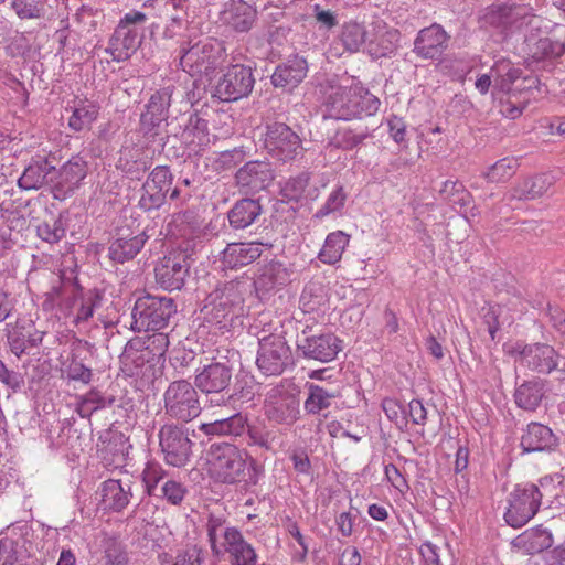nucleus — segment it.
Masks as SVG:
<instances>
[{"mask_svg":"<svg viewBox=\"0 0 565 565\" xmlns=\"http://www.w3.org/2000/svg\"><path fill=\"white\" fill-rule=\"evenodd\" d=\"M211 471L216 481L224 484L245 483L256 486L260 468L246 449L231 443H212L207 450Z\"/></svg>","mask_w":565,"mask_h":565,"instance_id":"obj_1","label":"nucleus"},{"mask_svg":"<svg viewBox=\"0 0 565 565\" xmlns=\"http://www.w3.org/2000/svg\"><path fill=\"white\" fill-rule=\"evenodd\" d=\"M203 319L215 326L222 334L242 326L244 317V297L239 286L230 282L207 295L201 309Z\"/></svg>","mask_w":565,"mask_h":565,"instance_id":"obj_2","label":"nucleus"},{"mask_svg":"<svg viewBox=\"0 0 565 565\" xmlns=\"http://www.w3.org/2000/svg\"><path fill=\"white\" fill-rule=\"evenodd\" d=\"M380 105L376 96L359 86L332 87L324 103L327 116L338 120L373 116Z\"/></svg>","mask_w":565,"mask_h":565,"instance_id":"obj_3","label":"nucleus"},{"mask_svg":"<svg viewBox=\"0 0 565 565\" xmlns=\"http://www.w3.org/2000/svg\"><path fill=\"white\" fill-rule=\"evenodd\" d=\"M146 21L147 15L140 11L128 12L120 19L105 49L113 61H128L137 52L145 38L142 24Z\"/></svg>","mask_w":565,"mask_h":565,"instance_id":"obj_4","label":"nucleus"},{"mask_svg":"<svg viewBox=\"0 0 565 565\" xmlns=\"http://www.w3.org/2000/svg\"><path fill=\"white\" fill-rule=\"evenodd\" d=\"M227 53L222 41L205 39L181 49L180 64L191 76H211L226 62Z\"/></svg>","mask_w":565,"mask_h":565,"instance_id":"obj_5","label":"nucleus"},{"mask_svg":"<svg viewBox=\"0 0 565 565\" xmlns=\"http://www.w3.org/2000/svg\"><path fill=\"white\" fill-rule=\"evenodd\" d=\"M542 19L521 6L492 4L479 18L480 28L495 29L504 38L523 26L540 29Z\"/></svg>","mask_w":565,"mask_h":565,"instance_id":"obj_6","label":"nucleus"},{"mask_svg":"<svg viewBox=\"0 0 565 565\" xmlns=\"http://www.w3.org/2000/svg\"><path fill=\"white\" fill-rule=\"evenodd\" d=\"M177 305L172 298L152 296L150 294L138 297L132 308V329L135 331H159L168 327Z\"/></svg>","mask_w":565,"mask_h":565,"instance_id":"obj_7","label":"nucleus"},{"mask_svg":"<svg viewBox=\"0 0 565 565\" xmlns=\"http://www.w3.org/2000/svg\"><path fill=\"white\" fill-rule=\"evenodd\" d=\"M551 480L541 479L540 486L534 483L516 484L509 494V507L504 513L505 522L512 527H522L539 511L544 493L542 489L550 486Z\"/></svg>","mask_w":565,"mask_h":565,"instance_id":"obj_8","label":"nucleus"},{"mask_svg":"<svg viewBox=\"0 0 565 565\" xmlns=\"http://www.w3.org/2000/svg\"><path fill=\"white\" fill-rule=\"evenodd\" d=\"M233 365L228 361H211L196 369L194 376L195 387L210 398L214 405H224L232 398L228 390L233 379Z\"/></svg>","mask_w":565,"mask_h":565,"instance_id":"obj_9","label":"nucleus"},{"mask_svg":"<svg viewBox=\"0 0 565 565\" xmlns=\"http://www.w3.org/2000/svg\"><path fill=\"white\" fill-rule=\"evenodd\" d=\"M198 388L186 380L171 382L163 394L164 414L180 423H189L201 414Z\"/></svg>","mask_w":565,"mask_h":565,"instance_id":"obj_10","label":"nucleus"},{"mask_svg":"<svg viewBox=\"0 0 565 565\" xmlns=\"http://www.w3.org/2000/svg\"><path fill=\"white\" fill-rule=\"evenodd\" d=\"M264 148L274 159L282 162L301 158L305 150L299 135L288 125L278 121L266 125Z\"/></svg>","mask_w":565,"mask_h":565,"instance_id":"obj_11","label":"nucleus"},{"mask_svg":"<svg viewBox=\"0 0 565 565\" xmlns=\"http://www.w3.org/2000/svg\"><path fill=\"white\" fill-rule=\"evenodd\" d=\"M342 350V341L333 333L316 334L307 326L296 340V353L299 358L320 363H328L338 356Z\"/></svg>","mask_w":565,"mask_h":565,"instance_id":"obj_12","label":"nucleus"},{"mask_svg":"<svg viewBox=\"0 0 565 565\" xmlns=\"http://www.w3.org/2000/svg\"><path fill=\"white\" fill-rule=\"evenodd\" d=\"M87 170L86 161L81 157H73L60 169L57 167L42 175L38 189H42L40 195L44 192L52 194L54 199H63L66 193L74 190L75 186L85 178Z\"/></svg>","mask_w":565,"mask_h":565,"instance_id":"obj_13","label":"nucleus"},{"mask_svg":"<svg viewBox=\"0 0 565 565\" xmlns=\"http://www.w3.org/2000/svg\"><path fill=\"white\" fill-rule=\"evenodd\" d=\"M159 445L164 461L173 467H184L192 456L193 441L189 428L182 423H168L161 426Z\"/></svg>","mask_w":565,"mask_h":565,"instance_id":"obj_14","label":"nucleus"},{"mask_svg":"<svg viewBox=\"0 0 565 565\" xmlns=\"http://www.w3.org/2000/svg\"><path fill=\"white\" fill-rule=\"evenodd\" d=\"M291 359L290 347L281 334L271 333L258 339L256 364L263 374L280 375Z\"/></svg>","mask_w":565,"mask_h":565,"instance_id":"obj_15","label":"nucleus"},{"mask_svg":"<svg viewBox=\"0 0 565 565\" xmlns=\"http://www.w3.org/2000/svg\"><path fill=\"white\" fill-rule=\"evenodd\" d=\"M206 113L189 110L171 121H178L179 129L173 132L186 146L190 152L200 153L211 143V134Z\"/></svg>","mask_w":565,"mask_h":565,"instance_id":"obj_16","label":"nucleus"},{"mask_svg":"<svg viewBox=\"0 0 565 565\" xmlns=\"http://www.w3.org/2000/svg\"><path fill=\"white\" fill-rule=\"evenodd\" d=\"M172 183L173 175L168 166L153 168L140 189L138 207L147 213L158 211L166 204Z\"/></svg>","mask_w":565,"mask_h":565,"instance_id":"obj_17","label":"nucleus"},{"mask_svg":"<svg viewBox=\"0 0 565 565\" xmlns=\"http://www.w3.org/2000/svg\"><path fill=\"white\" fill-rule=\"evenodd\" d=\"M264 414L269 423L292 426L300 418V401L296 394L274 387L266 396Z\"/></svg>","mask_w":565,"mask_h":565,"instance_id":"obj_18","label":"nucleus"},{"mask_svg":"<svg viewBox=\"0 0 565 565\" xmlns=\"http://www.w3.org/2000/svg\"><path fill=\"white\" fill-rule=\"evenodd\" d=\"M254 84L255 77L252 67L234 64L218 79L213 96L222 102H235L247 97L252 93Z\"/></svg>","mask_w":565,"mask_h":565,"instance_id":"obj_19","label":"nucleus"},{"mask_svg":"<svg viewBox=\"0 0 565 565\" xmlns=\"http://www.w3.org/2000/svg\"><path fill=\"white\" fill-rule=\"evenodd\" d=\"M190 263L182 250H174L162 257L154 267L156 282L164 290H180L189 276Z\"/></svg>","mask_w":565,"mask_h":565,"instance_id":"obj_20","label":"nucleus"},{"mask_svg":"<svg viewBox=\"0 0 565 565\" xmlns=\"http://www.w3.org/2000/svg\"><path fill=\"white\" fill-rule=\"evenodd\" d=\"M174 87L166 86L156 90L140 115V130L146 137H156L161 122L169 117Z\"/></svg>","mask_w":565,"mask_h":565,"instance_id":"obj_21","label":"nucleus"},{"mask_svg":"<svg viewBox=\"0 0 565 565\" xmlns=\"http://www.w3.org/2000/svg\"><path fill=\"white\" fill-rule=\"evenodd\" d=\"M275 179L271 164L267 161L252 160L235 173V184L245 194H255L266 190Z\"/></svg>","mask_w":565,"mask_h":565,"instance_id":"obj_22","label":"nucleus"},{"mask_svg":"<svg viewBox=\"0 0 565 565\" xmlns=\"http://www.w3.org/2000/svg\"><path fill=\"white\" fill-rule=\"evenodd\" d=\"M531 28L524 39V52L530 63H543L544 68H553L555 62L565 53V43L548 36H539Z\"/></svg>","mask_w":565,"mask_h":565,"instance_id":"obj_23","label":"nucleus"},{"mask_svg":"<svg viewBox=\"0 0 565 565\" xmlns=\"http://www.w3.org/2000/svg\"><path fill=\"white\" fill-rule=\"evenodd\" d=\"M449 41L450 35L445 29L438 23H433L419 30L412 51L422 60H440L448 50Z\"/></svg>","mask_w":565,"mask_h":565,"instance_id":"obj_24","label":"nucleus"},{"mask_svg":"<svg viewBox=\"0 0 565 565\" xmlns=\"http://www.w3.org/2000/svg\"><path fill=\"white\" fill-rule=\"evenodd\" d=\"M521 366L533 372L548 374L558 365V354L545 343L526 344L518 353Z\"/></svg>","mask_w":565,"mask_h":565,"instance_id":"obj_25","label":"nucleus"},{"mask_svg":"<svg viewBox=\"0 0 565 565\" xmlns=\"http://www.w3.org/2000/svg\"><path fill=\"white\" fill-rule=\"evenodd\" d=\"M558 444V436L547 425L531 422L522 431L520 447L526 454L551 452Z\"/></svg>","mask_w":565,"mask_h":565,"instance_id":"obj_26","label":"nucleus"},{"mask_svg":"<svg viewBox=\"0 0 565 565\" xmlns=\"http://www.w3.org/2000/svg\"><path fill=\"white\" fill-rule=\"evenodd\" d=\"M264 244L260 242L230 243L222 252L223 268L237 269L258 259L263 254Z\"/></svg>","mask_w":565,"mask_h":565,"instance_id":"obj_27","label":"nucleus"},{"mask_svg":"<svg viewBox=\"0 0 565 565\" xmlns=\"http://www.w3.org/2000/svg\"><path fill=\"white\" fill-rule=\"evenodd\" d=\"M224 551L231 565H256L257 554L237 529H226L223 534Z\"/></svg>","mask_w":565,"mask_h":565,"instance_id":"obj_28","label":"nucleus"},{"mask_svg":"<svg viewBox=\"0 0 565 565\" xmlns=\"http://www.w3.org/2000/svg\"><path fill=\"white\" fill-rule=\"evenodd\" d=\"M264 213L259 199L243 198L227 211L228 225L233 231H243L255 224Z\"/></svg>","mask_w":565,"mask_h":565,"instance_id":"obj_29","label":"nucleus"},{"mask_svg":"<svg viewBox=\"0 0 565 565\" xmlns=\"http://www.w3.org/2000/svg\"><path fill=\"white\" fill-rule=\"evenodd\" d=\"M307 72V61L299 55H295L276 67L271 75V83L275 87L291 89L305 79Z\"/></svg>","mask_w":565,"mask_h":565,"instance_id":"obj_30","label":"nucleus"},{"mask_svg":"<svg viewBox=\"0 0 565 565\" xmlns=\"http://www.w3.org/2000/svg\"><path fill=\"white\" fill-rule=\"evenodd\" d=\"M100 503L104 510L121 512L130 502L131 482H121L116 479H108L100 487Z\"/></svg>","mask_w":565,"mask_h":565,"instance_id":"obj_31","label":"nucleus"},{"mask_svg":"<svg viewBox=\"0 0 565 565\" xmlns=\"http://www.w3.org/2000/svg\"><path fill=\"white\" fill-rule=\"evenodd\" d=\"M147 239L148 236L145 232L132 236L118 233V237L109 243L108 256L113 262L124 264L139 254Z\"/></svg>","mask_w":565,"mask_h":565,"instance_id":"obj_32","label":"nucleus"},{"mask_svg":"<svg viewBox=\"0 0 565 565\" xmlns=\"http://www.w3.org/2000/svg\"><path fill=\"white\" fill-rule=\"evenodd\" d=\"M130 447L128 439L121 433H114L109 438L102 440L98 456L105 467L118 469L126 465Z\"/></svg>","mask_w":565,"mask_h":565,"instance_id":"obj_33","label":"nucleus"},{"mask_svg":"<svg viewBox=\"0 0 565 565\" xmlns=\"http://www.w3.org/2000/svg\"><path fill=\"white\" fill-rule=\"evenodd\" d=\"M34 544L26 536L12 542L0 541V565H35Z\"/></svg>","mask_w":565,"mask_h":565,"instance_id":"obj_34","label":"nucleus"},{"mask_svg":"<svg viewBox=\"0 0 565 565\" xmlns=\"http://www.w3.org/2000/svg\"><path fill=\"white\" fill-rule=\"evenodd\" d=\"M256 17V9L245 0H230L223 11L224 22L237 32L249 31Z\"/></svg>","mask_w":565,"mask_h":565,"instance_id":"obj_35","label":"nucleus"},{"mask_svg":"<svg viewBox=\"0 0 565 565\" xmlns=\"http://www.w3.org/2000/svg\"><path fill=\"white\" fill-rule=\"evenodd\" d=\"M556 182L552 173H541L518 182L509 191L510 200H535L542 196Z\"/></svg>","mask_w":565,"mask_h":565,"instance_id":"obj_36","label":"nucleus"},{"mask_svg":"<svg viewBox=\"0 0 565 565\" xmlns=\"http://www.w3.org/2000/svg\"><path fill=\"white\" fill-rule=\"evenodd\" d=\"M373 128L363 122H353L338 128L331 143L344 151L358 149L365 143L366 139L373 137Z\"/></svg>","mask_w":565,"mask_h":565,"instance_id":"obj_37","label":"nucleus"},{"mask_svg":"<svg viewBox=\"0 0 565 565\" xmlns=\"http://www.w3.org/2000/svg\"><path fill=\"white\" fill-rule=\"evenodd\" d=\"M546 383L545 380L534 377L518 385L514 392L516 406L527 412H534L545 397Z\"/></svg>","mask_w":565,"mask_h":565,"instance_id":"obj_38","label":"nucleus"},{"mask_svg":"<svg viewBox=\"0 0 565 565\" xmlns=\"http://www.w3.org/2000/svg\"><path fill=\"white\" fill-rule=\"evenodd\" d=\"M307 390V398L303 403L305 412L308 415H322L324 418L333 402L339 397L337 390H328L321 385L307 382L305 385Z\"/></svg>","mask_w":565,"mask_h":565,"instance_id":"obj_39","label":"nucleus"},{"mask_svg":"<svg viewBox=\"0 0 565 565\" xmlns=\"http://www.w3.org/2000/svg\"><path fill=\"white\" fill-rule=\"evenodd\" d=\"M247 428V418L241 413L213 423L202 424L200 429L206 435L241 437Z\"/></svg>","mask_w":565,"mask_h":565,"instance_id":"obj_40","label":"nucleus"},{"mask_svg":"<svg viewBox=\"0 0 565 565\" xmlns=\"http://www.w3.org/2000/svg\"><path fill=\"white\" fill-rule=\"evenodd\" d=\"M515 545L527 554H539L553 545V535L546 529H530L516 536Z\"/></svg>","mask_w":565,"mask_h":565,"instance_id":"obj_41","label":"nucleus"},{"mask_svg":"<svg viewBox=\"0 0 565 565\" xmlns=\"http://www.w3.org/2000/svg\"><path fill=\"white\" fill-rule=\"evenodd\" d=\"M310 182V173L302 171L295 177H290L281 188V195L288 201L300 202L302 199L316 200L318 189H308Z\"/></svg>","mask_w":565,"mask_h":565,"instance_id":"obj_42","label":"nucleus"},{"mask_svg":"<svg viewBox=\"0 0 565 565\" xmlns=\"http://www.w3.org/2000/svg\"><path fill=\"white\" fill-rule=\"evenodd\" d=\"M99 105L87 99L79 100L74 106L71 117L68 118V127L79 132L84 129H89L92 124L98 118Z\"/></svg>","mask_w":565,"mask_h":565,"instance_id":"obj_43","label":"nucleus"},{"mask_svg":"<svg viewBox=\"0 0 565 565\" xmlns=\"http://www.w3.org/2000/svg\"><path fill=\"white\" fill-rule=\"evenodd\" d=\"M291 270L278 260H270L263 266L257 284L263 289H273L277 286H285L289 282Z\"/></svg>","mask_w":565,"mask_h":565,"instance_id":"obj_44","label":"nucleus"},{"mask_svg":"<svg viewBox=\"0 0 565 565\" xmlns=\"http://www.w3.org/2000/svg\"><path fill=\"white\" fill-rule=\"evenodd\" d=\"M349 241L350 236L342 231L330 233L326 238L324 245L321 248L318 258L324 264H337L341 259L342 254L349 244Z\"/></svg>","mask_w":565,"mask_h":565,"instance_id":"obj_45","label":"nucleus"},{"mask_svg":"<svg viewBox=\"0 0 565 565\" xmlns=\"http://www.w3.org/2000/svg\"><path fill=\"white\" fill-rule=\"evenodd\" d=\"M495 74L494 87L501 92L513 94L521 76V70L512 65L510 61H499L491 70Z\"/></svg>","mask_w":565,"mask_h":565,"instance_id":"obj_46","label":"nucleus"},{"mask_svg":"<svg viewBox=\"0 0 565 565\" xmlns=\"http://www.w3.org/2000/svg\"><path fill=\"white\" fill-rule=\"evenodd\" d=\"M439 195L447 201L452 207L465 209L471 201V193L465 188L463 183L458 180H447L439 190Z\"/></svg>","mask_w":565,"mask_h":565,"instance_id":"obj_47","label":"nucleus"},{"mask_svg":"<svg viewBox=\"0 0 565 565\" xmlns=\"http://www.w3.org/2000/svg\"><path fill=\"white\" fill-rule=\"evenodd\" d=\"M340 40L349 52H358L365 43V28L358 22H348L343 25Z\"/></svg>","mask_w":565,"mask_h":565,"instance_id":"obj_48","label":"nucleus"},{"mask_svg":"<svg viewBox=\"0 0 565 565\" xmlns=\"http://www.w3.org/2000/svg\"><path fill=\"white\" fill-rule=\"evenodd\" d=\"M518 168L516 158H503L492 164L483 175L489 182H505L515 174Z\"/></svg>","mask_w":565,"mask_h":565,"instance_id":"obj_49","label":"nucleus"},{"mask_svg":"<svg viewBox=\"0 0 565 565\" xmlns=\"http://www.w3.org/2000/svg\"><path fill=\"white\" fill-rule=\"evenodd\" d=\"M8 341L11 351L20 358L23 354H28V349L34 347V340L30 330L25 327L17 326L8 332Z\"/></svg>","mask_w":565,"mask_h":565,"instance_id":"obj_50","label":"nucleus"},{"mask_svg":"<svg viewBox=\"0 0 565 565\" xmlns=\"http://www.w3.org/2000/svg\"><path fill=\"white\" fill-rule=\"evenodd\" d=\"M61 149L55 147V149H49L44 146L43 142L38 143V179H42V175L45 172L53 171L57 166H60L62 157L60 156ZM41 181L38 180V184Z\"/></svg>","mask_w":565,"mask_h":565,"instance_id":"obj_51","label":"nucleus"},{"mask_svg":"<svg viewBox=\"0 0 565 565\" xmlns=\"http://www.w3.org/2000/svg\"><path fill=\"white\" fill-rule=\"evenodd\" d=\"M106 565H128L129 557L125 545L115 537H107L103 543Z\"/></svg>","mask_w":565,"mask_h":565,"instance_id":"obj_52","label":"nucleus"},{"mask_svg":"<svg viewBox=\"0 0 565 565\" xmlns=\"http://www.w3.org/2000/svg\"><path fill=\"white\" fill-rule=\"evenodd\" d=\"M188 489L181 482L169 479L163 482L156 498L166 499L172 505H180L184 500Z\"/></svg>","mask_w":565,"mask_h":565,"instance_id":"obj_53","label":"nucleus"},{"mask_svg":"<svg viewBox=\"0 0 565 565\" xmlns=\"http://www.w3.org/2000/svg\"><path fill=\"white\" fill-rule=\"evenodd\" d=\"M166 471L162 467L154 461H149L142 472V481L145 483L146 492L150 497H154L159 491V482L164 479Z\"/></svg>","mask_w":565,"mask_h":565,"instance_id":"obj_54","label":"nucleus"},{"mask_svg":"<svg viewBox=\"0 0 565 565\" xmlns=\"http://www.w3.org/2000/svg\"><path fill=\"white\" fill-rule=\"evenodd\" d=\"M226 519L223 515H216L214 513H210L207 523H206V532L209 536V542L211 544L212 552L214 554H220V550L217 547V539L218 536L223 537Z\"/></svg>","mask_w":565,"mask_h":565,"instance_id":"obj_55","label":"nucleus"},{"mask_svg":"<svg viewBox=\"0 0 565 565\" xmlns=\"http://www.w3.org/2000/svg\"><path fill=\"white\" fill-rule=\"evenodd\" d=\"M347 200V193L342 185L337 186L328 196L326 203L317 211L316 217L322 218L331 213L340 211Z\"/></svg>","mask_w":565,"mask_h":565,"instance_id":"obj_56","label":"nucleus"},{"mask_svg":"<svg viewBox=\"0 0 565 565\" xmlns=\"http://www.w3.org/2000/svg\"><path fill=\"white\" fill-rule=\"evenodd\" d=\"M246 153L242 147L223 151L214 162L216 171H226L235 168L245 160Z\"/></svg>","mask_w":565,"mask_h":565,"instance_id":"obj_57","label":"nucleus"},{"mask_svg":"<svg viewBox=\"0 0 565 565\" xmlns=\"http://www.w3.org/2000/svg\"><path fill=\"white\" fill-rule=\"evenodd\" d=\"M312 15L320 30H332L339 24L338 11L327 9L321 4L312 7Z\"/></svg>","mask_w":565,"mask_h":565,"instance_id":"obj_58","label":"nucleus"},{"mask_svg":"<svg viewBox=\"0 0 565 565\" xmlns=\"http://www.w3.org/2000/svg\"><path fill=\"white\" fill-rule=\"evenodd\" d=\"M203 554V550L196 545L186 546L178 552L172 565H201Z\"/></svg>","mask_w":565,"mask_h":565,"instance_id":"obj_59","label":"nucleus"},{"mask_svg":"<svg viewBox=\"0 0 565 565\" xmlns=\"http://www.w3.org/2000/svg\"><path fill=\"white\" fill-rule=\"evenodd\" d=\"M247 434V445L248 446H258L265 450L271 449V440H270V433L259 429L256 426H248L246 428Z\"/></svg>","mask_w":565,"mask_h":565,"instance_id":"obj_60","label":"nucleus"},{"mask_svg":"<svg viewBox=\"0 0 565 565\" xmlns=\"http://www.w3.org/2000/svg\"><path fill=\"white\" fill-rule=\"evenodd\" d=\"M294 470L305 476L312 475V466L307 451L303 448L295 449L290 455Z\"/></svg>","mask_w":565,"mask_h":565,"instance_id":"obj_61","label":"nucleus"},{"mask_svg":"<svg viewBox=\"0 0 565 565\" xmlns=\"http://www.w3.org/2000/svg\"><path fill=\"white\" fill-rule=\"evenodd\" d=\"M58 223L60 221L54 220L53 227L47 223L38 226V236L47 243L58 242L65 234V230Z\"/></svg>","mask_w":565,"mask_h":565,"instance_id":"obj_62","label":"nucleus"},{"mask_svg":"<svg viewBox=\"0 0 565 565\" xmlns=\"http://www.w3.org/2000/svg\"><path fill=\"white\" fill-rule=\"evenodd\" d=\"M67 377L87 384L92 379L90 369L86 367L82 362L73 360L66 370Z\"/></svg>","mask_w":565,"mask_h":565,"instance_id":"obj_63","label":"nucleus"},{"mask_svg":"<svg viewBox=\"0 0 565 565\" xmlns=\"http://www.w3.org/2000/svg\"><path fill=\"white\" fill-rule=\"evenodd\" d=\"M547 316L552 327L562 335H565V311L557 306L547 305Z\"/></svg>","mask_w":565,"mask_h":565,"instance_id":"obj_64","label":"nucleus"}]
</instances>
